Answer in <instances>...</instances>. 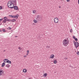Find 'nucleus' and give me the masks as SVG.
Here are the masks:
<instances>
[{"instance_id": "18", "label": "nucleus", "mask_w": 79, "mask_h": 79, "mask_svg": "<svg viewBox=\"0 0 79 79\" xmlns=\"http://www.w3.org/2000/svg\"><path fill=\"white\" fill-rule=\"evenodd\" d=\"M56 63H57V61H56V60L54 61V64H56Z\"/></svg>"}, {"instance_id": "29", "label": "nucleus", "mask_w": 79, "mask_h": 79, "mask_svg": "<svg viewBox=\"0 0 79 79\" xmlns=\"http://www.w3.org/2000/svg\"><path fill=\"white\" fill-rule=\"evenodd\" d=\"M7 21H8V22H10V19H7Z\"/></svg>"}, {"instance_id": "12", "label": "nucleus", "mask_w": 79, "mask_h": 79, "mask_svg": "<svg viewBox=\"0 0 79 79\" xmlns=\"http://www.w3.org/2000/svg\"><path fill=\"white\" fill-rule=\"evenodd\" d=\"M6 68H10V65L9 64H6Z\"/></svg>"}, {"instance_id": "3", "label": "nucleus", "mask_w": 79, "mask_h": 79, "mask_svg": "<svg viewBox=\"0 0 79 79\" xmlns=\"http://www.w3.org/2000/svg\"><path fill=\"white\" fill-rule=\"evenodd\" d=\"M36 19L39 21H40V15H37L36 17Z\"/></svg>"}, {"instance_id": "38", "label": "nucleus", "mask_w": 79, "mask_h": 79, "mask_svg": "<svg viewBox=\"0 0 79 79\" xmlns=\"http://www.w3.org/2000/svg\"><path fill=\"white\" fill-rule=\"evenodd\" d=\"M78 4L79 5V0H78Z\"/></svg>"}, {"instance_id": "20", "label": "nucleus", "mask_w": 79, "mask_h": 79, "mask_svg": "<svg viewBox=\"0 0 79 79\" xmlns=\"http://www.w3.org/2000/svg\"><path fill=\"white\" fill-rule=\"evenodd\" d=\"M3 23H6V20H4L3 21Z\"/></svg>"}, {"instance_id": "30", "label": "nucleus", "mask_w": 79, "mask_h": 79, "mask_svg": "<svg viewBox=\"0 0 79 79\" xmlns=\"http://www.w3.org/2000/svg\"><path fill=\"white\" fill-rule=\"evenodd\" d=\"M73 39H76L75 37L74 36H73Z\"/></svg>"}, {"instance_id": "34", "label": "nucleus", "mask_w": 79, "mask_h": 79, "mask_svg": "<svg viewBox=\"0 0 79 79\" xmlns=\"http://www.w3.org/2000/svg\"><path fill=\"white\" fill-rule=\"evenodd\" d=\"M67 1L68 2H70V0H67Z\"/></svg>"}, {"instance_id": "27", "label": "nucleus", "mask_w": 79, "mask_h": 79, "mask_svg": "<svg viewBox=\"0 0 79 79\" xmlns=\"http://www.w3.org/2000/svg\"><path fill=\"white\" fill-rule=\"evenodd\" d=\"M16 16V18H18V15H16V16Z\"/></svg>"}, {"instance_id": "9", "label": "nucleus", "mask_w": 79, "mask_h": 79, "mask_svg": "<svg viewBox=\"0 0 79 79\" xmlns=\"http://www.w3.org/2000/svg\"><path fill=\"white\" fill-rule=\"evenodd\" d=\"M5 66V62H3L1 66L2 67H4Z\"/></svg>"}, {"instance_id": "40", "label": "nucleus", "mask_w": 79, "mask_h": 79, "mask_svg": "<svg viewBox=\"0 0 79 79\" xmlns=\"http://www.w3.org/2000/svg\"><path fill=\"white\" fill-rule=\"evenodd\" d=\"M19 49H20V48L19 47Z\"/></svg>"}, {"instance_id": "25", "label": "nucleus", "mask_w": 79, "mask_h": 79, "mask_svg": "<svg viewBox=\"0 0 79 79\" xmlns=\"http://www.w3.org/2000/svg\"><path fill=\"white\" fill-rule=\"evenodd\" d=\"M75 41H77V40H78L77 38H75Z\"/></svg>"}, {"instance_id": "24", "label": "nucleus", "mask_w": 79, "mask_h": 79, "mask_svg": "<svg viewBox=\"0 0 79 79\" xmlns=\"http://www.w3.org/2000/svg\"><path fill=\"white\" fill-rule=\"evenodd\" d=\"M3 19H0V21H3Z\"/></svg>"}, {"instance_id": "15", "label": "nucleus", "mask_w": 79, "mask_h": 79, "mask_svg": "<svg viewBox=\"0 0 79 79\" xmlns=\"http://www.w3.org/2000/svg\"><path fill=\"white\" fill-rule=\"evenodd\" d=\"M43 76H44L45 77H47V73H45L44 75Z\"/></svg>"}, {"instance_id": "33", "label": "nucleus", "mask_w": 79, "mask_h": 79, "mask_svg": "<svg viewBox=\"0 0 79 79\" xmlns=\"http://www.w3.org/2000/svg\"><path fill=\"white\" fill-rule=\"evenodd\" d=\"M73 43L74 44H76V42H75V41H73Z\"/></svg>"}, {"instance_id": "6", "label": "nucleus", "mask_w": 79, "mask_h": 79, "mask_svg": "<svg viewBox=\"0 0 79 79\" xmlns=\"http://www.w3.org/2000/svg\"><path fill=\"white\" fill-rule=\"evenodd\" d=\"M74 45L75 46L76 48H77L79 46V44L77 42H76Z\"/></svg>"}, {"instance_id": "31", "label": "nucleus", "mask_w": 79, "mask_h": 79, "mask_svg": "<svg viewBox=\"0 0 79 79\" xmlns=\"http://www.w3.org/2000/svg\"><path fill=\"white\" fill-rule=\"evenodd\" d=\"M2 6H0V10H2Z\"/></svg>"}, {"instance_id": "35", "label": "nucleus", "mask_w": 79, "mask_h": 79, "mask_svg": "<svg viewBox=\"0 0 79 79\" xmlns=\"http://www.w3.org/2000/svg\"><path fill=\"white\" fill-rule=\"evenodd\" d=\"M13 21H16V20L15 19H13Z\"/></svg>"}, {"instance_id": "8", "label": "nucleus", "mask_w": 79, "mask_h": 79, "mask_svg": "<svg viewBox=\"0 0 79 79\" xmlns=\"http://www.w3.org/2000/svg\"><path fill=\"white\" fill-rule=\"evenodd\" d=\"M13 8H14L15 10H18V7L17 6H14Z\"/></svg>"}, {"instance_id": "16", "label": "nucleus", "mask_w": 79, "mask_h": 79, "mask_svg": "<svg viewBox=\"0 0 79 79\" xmlns=\"http://www.w3.org/2000/svg\"><path fill=\"white\" fill-rule=\"evenodd\" d=\"M23 73H26V72H27V70L26 69H23Z\"/></svg>"}, {"instance_id": "19", "label": "nucleus", "mask_w": 79, "mask_h": 79, "mask_svg": "<svg viewBox=\"0 0 79 79\" xmlns=\"http://www.w3.org/2000/svg\"><path fill=\"white\" fill-rule=\"evenodd\" d=\"M7 29H8V30H11V27H9L7 28Z\"/></svg>"}, {"instance_id": "5", "label": "nucleus", "mask_w": 79, "mask_h": 79, "mask_svg": "<svg viewBox=\"0 0 79 79\" xmlns=\"http://www.w3.org/2000/svg\"><path fill=\"white\" fill-rule=\"evenodd\" d=\"M54 22L55 23H58V19L57 18H55L54 19Z\"/></svg>"}, {"instance_id": "10", "label": "nucleus", "mask_w": 79, "mask_h": 79, "mask_svg": "<svg viewBox=\"0 0 79 79\" xmlns=\"http://www.w3.org/2000/svg\"><path fill=\"white\" fill-rule=\"evenodd\" d=\"M54 55H52L50 56V58H52V59H53V58H54Z\"/></svg>"}, {"instance_id": "32", "label": "nucleus", "mask_w": 79, "mask_h": 79, "mask_svg": "<svg viewBox=\"0 0 79 79\" xmlns=\"http://www.w3.org/2000/svg\"><path fill=\"white\" fill-rule=\"evenodd\" d=\"M2 31H3V32H5V30L4 29H3Z\"/></svg>"}, {"instance_id": "39", "label": "nucleus", "mask_w": 79, "mask_h": 79, "mask_svg": "<svg viewBox=\"0 0 79 79\" xmlns=\"http://www.w3.org/2000/svg\"><path fill=\"white\" fill-rule=\"evenodd\" d=\"M28 54H27V55H28Z\"/></svg>"}, {"instance_id": "37", "label": "nucleus", "mask_w": 79, "mask_h": 79, "mask_svg": "<svg viewBox=\"0 0 79 79\" xmlns=\"http://www.w3.org/2000/svg\"><path fill=\"white\" fill-rule=\"evenodd\" d=\"M65 59L66 60H68V58H65Z\"/></svg>"}, {"instance_id": "11", "label": "nucleus", "mask_w": 79, "mask_h": 79, "mask_svg": "<svg viewBox=\"0 0 79 79\" xmlns=\"http://www.w3.org/2000/svg\"><path fill=\"white\" fill-rule=\"evenodd\" d=\"M9 16L10 17V18H16V16L15 15L13 16L11 15H10Z\"/></svg>"}, {"instance_id": "23", "label": "nucleus", "mask_w": 79, "mask_h": 79, "mask_svg": "<svg viewBox=\"0 0 79 79\" xmlns=\"http://www.w3.org/2000/svg\"><path fill=\"white\" fill-rule=\"evenodd\" d=\"M27 54H29V51L27 50Z\"/></svg>"}, {"instance_id": "28", "label": "nucleus", "mask_w": 79, "mask_h": 79, "mask_svg": "<svg viewBox=\"0 0 79 79\" xmlns=\"http://www.w3.org/2000/svg\"><path fill=\"white\" fill-rule=\"evenodd\" d=\"M46 47H46L47 48H50V46H47Z\"/></svg>"}, {"instance_id": "21", "label": "nucleus", "mask_w": 79, "mask_h": 79, "mask_svg": "<svg viewBox=\"0 0 79 79\" xmlns=\"http://www.w3.org/2000/svg\"><path fill=\"white\" fill-rule=\"evenodd\" d=\"M33 13H35V10H34L33 11Z\"/></svg>"}, {"instance_id": "4", "label": "nucleus", "mask_w": 79, "mask_h": 79, "mask_svg": "<svg viewBox=\"0 0 79 79\" xmlns=\"http://www.w3.org/2000/svg\"><path fill=\"white\" fill-rule=\"evenodd\" d=\"M3 74V70L2 69H0V76H2Z\"/></svg>"}, {"instance_id": "2", "label": "nucleus", "mask_w": 79, "mask_h": 79, "mask_svg": "<svg viewBox=\"0 0 79 79\" xmlns=\"http://www.w3.org/2000/svg\"><path fill=\"white\" fill-rule=\"evenodd\" d=\"M63 43L64 46L66 47L68 44H69V41L67 40H65L63 41Z\"/></svg>"}, {"instance_id": "41", "label": "nucleus", "mask_w": 79, "mask_h": 79, "mask_svg": "<svg viewBox=\"0 0 79 79\" xmlns=\"http://www.w3.org/2000/svg\"><path fill=\"white\" fill-rule=\"evenodd\" d=\"M16 37H17V36H15Z\"/></svg>"}, {"instance_id": "17", "label": "nucleus", "mask_w": 79, "mask_h": 79, "mask_svg": "<svg viewBox=\"0 0 79 79\" xmlns=\"http://www.w3.org/2000/svg\"><path fill=\"white\" fill-rule=\"evenodd\" d=\"M4 20H6V21H7V19H8V18H7V17H4Z\"/></svg>"}, {"instance_id": "7", "label": "nucleus", "mask_w": 79, "mask_h": 79, "mask_svg": "<svg viewBox=\"0 0 79 79\" xmlns=\"http://www.w3.org/2000/svg\"><path fill=\"white\" fill-rule=\"evenodd\" d=\"M8 59H5L3 60V61L4 63H7V62L8 61Z\"/></svg>"}, {"instance_id": "14", "label": "nucleus", "mask_w": 79, "mask_h": 79, "mask_svg": "<svg viewBox=\"0 0 79 79\" xmlns=\"http://www.w3.org/2000/svg\"><path fill=\"white\" fill-rule=\"evenodd\" d=\"M38 20H34V22L35 23H37L38 22Z\"/></svg>"}, {"instance_id": "1", "label": "nucleus", "mask_w": 79, "mask_h": 79, "mask_svg": "<svg viewBox=\"0 0 79 79\" xmlns=\"http://www.w3.org/2000/svg\"><path fill=\"white\" fill-rule=\"evenodd\" d=\"M16 5V1L15 0H13L11 1H9L7 3V6L9 8H13L14 7V5Z\"/></svg>"}, {"instance_id": "42", "label": "nucleus", "mask_w": 79, "mask_h": 79, "mask_svg": "<svg viewBox=\"0 0 79 79\" xmlns=\"http://www.w3.org/2000/svg\"><path fill=\"white\" fill-rule=\"evenodd\" d=\"M29 79H31V78H29Z\"/></svg>"}, {"instance_id": "13", "label": "nucleus", "mask_w": 79, "mask_h": 79, "mask_svg": "<svg viewBox=\"0 0 79 79\" xmlns=\"http://www.w3.org/2000/svg\"><path fill=\"white\" fill-rule=\"evenodd\" d=\"M7 63H9V64H11V62L10 61H9V60H7Z\"/></svg>"}, {"instance_id": "22", "label": "nucleus", "mask_w": 79, "mask_h": 79, "mask_svg": "<svg viewBox=\"0 0 79 79\" xmlns=\"http://www.w3.org/2000/svg\"><path fill=\"white\" fill-rule=\"evenodd\" d=\"M70 32H71V33H72V32H73V30L71 29L70 30Z\"/></svg>"}, {"instance_id": "36", "label": "nucleus", "mask_w": 79, "mask_h": 79, "mask_svg": "<svg viewBox=\"0 0 79 79\" xmlns=\"http://www.w3.org/2000/svg\"><path fill=\"white\" fill-rule=\"evenodd\" d=\"M24 57H26V55L24 56Z\"/></svg>"}, {"instance_id": "26", "label": "nucleus", "mask_w": 79, "mask_h": 79, "mask_svg": "<svg viewBox=\"0 0 79 79\" xmlns=\"http://www.w3.org/2000/svg\"><path fill=\"white\" fill-rule=\"evenodd\" d=\"M77 54L78 55H79V52H77Z\"/></svg>"}]
</instances>
